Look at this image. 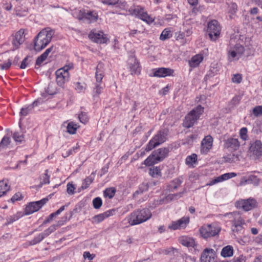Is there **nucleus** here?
<instances>
[{
  "label": "nucleus",
  "mask_w": 262,
  "mask_h": 262,
  "mask_svg": "<svg viewBox=\"0 0 262 262\" xmlns=\"http://www.w3.org/2000/svg\"><path fill=\"white\" fill-rule=\"evenodd\" d=\"M250 150L253 155L259 158L262 155V143L260 141H256L251 146Z\"/></svg>",
  "instance_id": "obj_22"
},
{
  "label": "nucleus",
  "mask_w": 262,
  "mask_h": 262,
  "mask_svg": "<svg viewBox=\"0 0 262 262\" xmlns=\"http://www.w3.org/2000/svg\"><path fill=\"white\" fill-rule=\"evenodd\" d=\"M12 64L11 61L9 60L6 63L2 64L0 63V67L2 70H8Z\"/></svg>",
  "instance_id": "obj_54"
},
{
  "label": "nucleus",
  "mask_w": 262,
  "mask_h": 262,
  "mask_svg": "<svg viewBox=\"0 0 262 262\" xmlns=\"http://www.w3.org/2000/svg\"><path fill=\"white\" fill-rule=\"evenodd\" d=\"M213 142V138L207 135L201 141L200 152L202 155H207L212 148Z\"/></svg>",
  "instance_id": "obj_14"
},
{
  "label": "nucleus",
  "mask_w": 262,
  "mask_h": 262,
  "mask_svg": "<svg viewBox=\"0 0 262 262\" xmlns=\"http://www.w3.org/2000/svg\"><path fill=\"white\" fill-rule=\"evenodd\" d=\"M78 127L79 126H78L76 124L73 122H71L68 124L67 132L70 134H75Z\"/></svg>",
  "instance_id": "obj_38"
},
{
  "label": "nucleus",
  "mask_w": 262,
  "mask_h": 262,
  "mask_svg": "<svg viewBox=\"0 0 262 262\" xmlns=\"http://www.w3.org/2000/svg\"><path fill=\"white\" fill-rule=\"evenodd\" d=\"M221 230V227L216 223L205 224L202 226L199 230L201 237L208 239L218 235Z\"/></svg>",
  "instance_id": "obj_2"
},
{
  "label": "nucleus",
  "mask_w": 262,
  "mask_h": 262,
  "mask_svg": "<svg viewBox=\"0 0 262 262\" xmlns=\"http://www.w3.org/2000/svg\"><path fill=\"white\" fill-rule=\"evenodd\" d=\"M54 34L53 30L47 28L41 30L34 40V49L40 51L51 42Z\"/></svg>",
  "instance_id": "obj_1"
},
{
  "label": "nucleus",
  "mask_w": 262,
  "mask_h": 262,
  "mask_svg": "<svg viewBox=\"0 0 262 262\" xmlns=\"http://www.w3.org/2000/svg\"><path fill=\"white\" fill-rule=\"evenodd\" d=\"M51 195L39 201L29 203L25 209V214L29 215L39 210L51 198Z\"/></svg>",
  "instance_id": "obj_7"
},
{
  "label": "nucleus",
  "mask_w": 262,
  "mask_h": 262,
  "mask_svg": "<svg viewBox=\"0 0 262 262\" xmlns=\"http://www.w3.org/2000/svg\"><path fill=\"white\" fill-rule=\"evenodd\" d=\"M80 121L82 123H85L88 121V118L86 114L81 113L78 116Z\"/></svg>",
  "instance_id": "obj_53"
},
{
  "label": "nucleus",
  "mask_w": 262,
  "mask_h": 262,
  "mask_svg": "<svg viewBox=\"0 0 262 262\" xmlns=\"http://www.w3.org/2000/svg\"><path fill=\"white\" fill-rule=\"evenodd\" d=\"M54 46H52L47 49L43 54H42L37 58L36 61V64L37 66H40L41 63H42L47 58L49 54L54 52Z\"/></svg>",
  "instance_id": "obj_27"
},
{
  "label": "nucleus",
  "mask_w": 262,
  "mask_h": 262,
  "mask_svg": "<svg viewBox=\"0 0 262 262\" xmlns=\"http://www.w3.org/2000/svg\"><path fill=\"white\" fill-rule=\"evenodd\" d=\"M237 6L235 3H231L228 4V13L231 15H234L237 11Z\"/></svg>",
  "instance_id": "obj_42"
},
{
  "label": "nucleus",
  "mask_w": 262,
  "mask_h": 262,
  "mask_svg": "<svg viewBox=\"0 0 262 262\" xmlns=\"http://www.w3.org/2000/svg\"><path fill=\"white\" fill-rule=\"evenodd\" d=\"M167 134L163 131H160L148 142V150L154 148L166 140Z\"/></svg>",
  "instance_id": "obj_12"
},
{
  "label": "nucleus",
  "mask_w": 262,
  "mask_h": 262,
  "mask_svg": "<svg viewBox=\"0 0 262 262\" xmlns=\"http://www.w3.org/2000/svg\"><path fill=\"white\" fill-rule=\"evenodd\" d=\"M226 216L230 219L232 223V230L234 232H238L242 230V225L244 224V221L242 219L239 213L237 212H233L227 213Z\"/></svg>",
  "instance_id": "obj_8"
},
{
  "label": "nucleus",
  "mask_w": 262,
  "mask_h": 262,
  "mask_svg": "<svg viewBox=\"0 0 262 262\" xmlns=\"http://www.w3.org/2000/svg\"><path fill=\"white\" fill-rule=\"evenodd\" d=\"M174 38L177 41H179L182 45L187 43L189 41L188 39L186 38L185 34L183 32L179 31L176 32Z\"/></svg>",
  "instance_id": "obj_29"
},
{
  "label": "nucleus",
  "mask_w": 262,
  "mask_h": 262,
  "mask_svg": "<svg viewBox=\"0 0 262 262\" xmlns=\"http://www.w3.org/2000/svg\"><path fill=\"white\" fill-rule=\"evenodd\" d=\"M172 36L170 30L168 29H165L161 33L160 38L162 40H165L169 38Z\"/></svg>",
  "instance_id": "obj_39"
},
{
  "label": "nucleus",
  "mask_w": 262,
  "mask_h": 262,
  "mask_svg": "<svg viewBox=\"0 0 262 262\" xmlns=\"http://www.w3.org/2000/svg\"><path fill=\"white\" fill-rule=\"evenodd\" d=\"M256 201L252 198L237 201L235 204L236 208H241L246 211L252 210L256 206Z\"/></svg>",
  "instance_id": "obj_11"
},
{
  "label": "nucleus",
  "mask_w": 262,
  "mask_h": 262,
  "mask_svg": "<svg viewBox=\"0 0 262 262\" xmlns=\"http://www.w3.org/2000/svg\"><path fill=\"white\" fill-rule=\"evenodd\" d=\"M24 34L25 30L23 29L19 30L15 33L12 42L14 50L18 49L19 46L24 42Z\"/></svg>",
  "instance_id": "obj_20"
},
{
  "label": "nucleus",
  "mask_w": 262,
  "mask_h": 262,
  "mask_svg": "<svg viewBox=\"0 0 262 262\" xmlns=\"http://www.w3.org/2000/svg\"><path fill=\"white\" fill-rule=\"evenodd\" d=\"M28 59H29V56H27L23 60V61L21 63V65L20 66V69H24L26 68V67L27 66V65L28 64V63H29L28 61Z\"/></svg>",
  "instance_id": "obj_57"
},
{
  "label": "nucleus",
  "mask_w": 262,
  "mask_h": 262,
  "mask_svg": "<svg viewBox=\"0 0 262 262\" xmlns=\"http://www.w3.org/2000/svg\"><path fill=\"white\" fill-rule=\"evenodd\" d=\"M244 47L239 45H230L227 49V58L229 61L238 60L244 55Z\"/></svg>",
  "instance_id": "obj_4"
},
{
  "label": "nucleus",
  "mask_w": 262,
  "mask_h": 262,
  "mask_svg": "<svg viewBox=\"0 0 262 262\" xmlns=\"http://www.w3.org/2000/svg\"><path fill=\"white\" fill-rule=\"evenodd\" d=\"M169 152V148L168 147L154 150L148 156V164H155L162 161L168 156Z\"/></svg>",
  "instance_id": "obj_3"
},
{
  "label": "nucleus",
  "mask_w": 262,
  "mask_h": 262,
  "mask_svg": "<svg viewBox=\"0 0 262 262\" xmlns=\"http://www.w3.org/2000/svg\"><path fill=\"white\" fill-rule=\"evenodd\" d=\"M251 116H254L255 117L262 116V105H258L254 107L253 108L252 114Z\"/></svg>",
  "instance_id": "obj_40"
},
{
  "label": "nucleus",
  "mask_w": 262,
  "mask_h": 262,
  "mask_svg": "<svg viewBox=\"0 0 262 262\" xmlns=\"http://www.w3.org/2000/svg\"><path fill=\"white\" fill-rule=\"evenodd\" d=\"M185 163L189 167H194L197 164V155L192 154L187 156L185 159Z\"/></svg>",
  "instance_id": "obj_28"
},
{
  "label": "nucleus",
  "mask_w": 262,
  "mask_h": 262,
  "mask_svg": "<svg viewBox=\"0 0 262 262\" xmlns=\"http://www.w3.org/2000/svg\"><path fill=\"white\" fill-rule=\"evenodd\" d=\"M104 85L102 83H96L93 89V97H98L101 94Z\"/></svg>",
  "instance_id": "obj_34"
},
{
  "label": "nucleus",
  "mask_w": 262,
  "mask_h": 262,
  "mask_svg": "<svg viewBox=\"0 0 262 262\" xmlns=\"http://www.w3.org/2000/svg\"><path fill=\"white\" fill-rule=\"evenodd\" d=\"M185 260L186 262H189V261L191 262H195L196 261V258L194 257L186 256Z\"/></svg>",
  "instance_id": "obj_64"
},
{
  "label": "nucleus",
  "mask_w": 262,
  "mask_h": 262,
  "mask_svg": "<svg viewBox=\"0 0 262 262\" xmlns=\"http://www.w3.org/2000/svg\"><path fill=\"white\" fill-rule=\"evenodd\" d=\"M245 257L243 255H241L237 257H234L232 259V262H245Z\"/></svg>",
  "instance_id": "obj_58"
},
{
  "label": "nucleus",
  "mask_w": 262,
  "mask_h": 262,
  "mask_svg": "<svg viewBox=\"0 0 262 262\" xmlns=\"http://www.w3.org/2000/svg\"><path fill=\"white\" fill-rule=\"evenodd\" d=\"M239 136L240 139L244 142H246L248 139V129L247 127H243L239 129Z\"/></svg>",
  "instance_id": "obj_36"
},
{
  "label": "nucleus",
  "mask_w": 262,
  "mask_h": 262,
  "mask_svg": "<svg viewBox=\"0 0 262 262\" xmlns=\"http://www.w3.org/2000/svg\"><path fill=\"white\" fill-rule=\"evenodd\" d=\"M68 70V68L64 67L62 68L58 69L56 72V81L59 86L63 85L65 81L68 80L69 78Z\"/></svg>",
  "instance_id": "obj_16"
},
{
  "label": "nucleus",
  "mask_w": 262,
  "mask_h": 262,
  "mask_svg": "<svg viewBox=\"0 0 262 262\" xmlns=\"http://www.w3.org/2000/svg\"><path fill=\"white\" fill-rule=\"evenodd\" d=\"M83 257L84 258H88L89 260H92L95 257V255L91 254L89 252H84Z\"/></svg>",
  "instance_id": "obj_59"
},
{
  "label": "nucleus",
  "mask_w": 262,
  "mask_h": 262,
  "mask_svg": "<svg viewBox=\"0 0 262 262\" xmlns=\"http://www.w3.org/2000/svg\"><path fill=\"white\" fill-rule=\"evenodd\" d=\"M242 76L239 74H234L232 77V81L235 83H239L242 81Z\"/></svg>",
  "instance_id": "obj_49"
},
{
  "label": "nucleus",
  "mask_w": 262,
  "mask_h": 262,
  "mask_svg": "<svg viewBox=\"0 0 262 262\" xmlns=\"http://www.w3.org/2000/svg\"><path fill=\"white\" fill-rule=\"evenodd\" d=\"M174 70L170 68H160L153 70L152 76L165 77L173 76Z\"/></svg>",
  "instance_id": "obj_19"
},
{
  "label": "nucleus",
  "mask_w": 262,
  "mask_h": 262,
  "mask_svg": "<svg viewBox=\"0 0 262 262\" xmlns=\"http://www.w3.org/2000/svg\"><path fill=\"white\" fill-rule=\"evenodd\" d=\"M104 66L102 63H99L96 68L95 78L96 83H102V80L104 77Z\"/></svg>",
  "instance_id": "obj_23"
},
{
  "label": "nucleus",
  "mask_w": 262,
  "mask_h": 262,
  "mask_svg": "<svg viewBox=\"0 0 262 262\" xmlns=\"http://www.w3.org/2000/svg\"><path fill=\"white\" fill-rule=\"evenodd\" d=\"M169 91L168 86H165L160 91V93L163 95H166Z\"/></svg>",
  "instance_id": "obj_63"
},
{
  "label": "nucleus",
  "mask_w": 262,
  "mask_h": 262,
  "mask_svg": "<svg viewBox=\"0 0 262 262\" xmlns=\"http://www.w3.org/2000/svg\"><path fill=\"white\" fill-rule=\"evenodd\" d=\"M116 192V189L114 187L107 188L104 191V195L105 197H108L110 199L112 198Z\"/></svg>",
  "instance_id": "obj_41"
},
{
  "label": "nucleus",
  "mask_w": 262,
  "mask_h": 262,
  "mask_svg": "<svg viewBox=\"0 0 262 262\" xmlns=\"http://www.w3.org/2000/svg\"><path fill=\"white\" fill-rule=\"evenodd\" d=\"M203 112L204 108L201 105L196 106L186 116L183 122V126L187 128L193 126Z\"/></svg>",
  "instance_id": "obj_5"
},
{
  "label": "nucleus",
  "mask_w": 262,
  "mask_h": 262,
  "mask_svg": "<svg viewBox=\"0 0 262 262\" xmlns=\"http://www.w3.org/2000/svg\"><path fill=\"white\" fill-rule=\"evenodd\" d=\"M85 89V87L84 85L81 84L80 82L76 83V90L79 91H81Z\"/></svg>",
  "instance_id": "obj_61"
},
{
  "label": "nucleus",
  "mask_w": 262,
  "mask_h": 262,
  "mask_svg": "<svg viewBox=\"0 0 262 262\" xmlns=\"http://www.w3.org/2000/svg\"><path fill=\"white\" fill-rule=\"evenodd\" d=\"M224 146L227 148H230L233 151H235L239 148L240 143L237 139L229 138L225 141Z\"/></svg>",
  "instance_id": "obj_21"
},
{
  "label": "nucleus",
  "mask_w": 262,
  "mask_h": 262,
  "mask_svg": "<svg viewBox=\"0 0 262 262\" xmlns=\"http://www.w3.org/2000/svg\"><path fill=\"white\" fill-rule=\"evenodd\" d=\"M38 103V100H36L34 101L32 103V104L28 106L27 107L22 108L21 110V112L20 113V115L26 116L28 114L29 111L33 109L34 106H37Z\"/></svg>",
  "instance_id": "obj_35"
},
{
  "label": "nucleus",
  "mask_w": 262,
  "mask_h": 262,
  "mask_svg": "<svg viewBox=\"0 0 262 262\" xmlns=\"http://www.w3.org/2000/svg\"><path fill=\"white\" fill-rule=\"evenodd\" d=\"M221 27L215 20L210 21L208 24L207 32L212 40H216L220 36Z\"/></svg>",
  "instance_id": "obj_10"
},
{
  "label": "nucleus",
  "mask_w": 262,
  "mask_h": 262,
  "mask_svg": "<svg viewBox=\"0 0 262 262\" xmlns=\"http://www.w3.org/2000/svg\"><path fill=\"white\" fill-rule=\"evenodd\" d=\"M83 18L88 19L90 20V23L96 21L98 19V15L96 13L90 12L87 13H84L83 14L82 16L79 17V19L81 20Z\"/></svg>",
  "instance_id": "obj_31"
},
{
  "label": "nucleus",
  "mask_w": 262,
  "mask_h": 262,
  "mask_svg": "<svg viewBox=\"0 0 262 262\" xmlns=\"http://www.w3.org/2000/svg\"><path fill=\"white\" fill-rule=\"evenodd\" d=\"M102 200L99 197H97L93 200V205L95 209H99L102 206Z\"/></svg>",
  "instance_id": "obj_45"
},
{
  "label": "nucleus",
  "mask_w": 262,
  "mask_h": 262,
  "mask_svg": "<svg viewBox=\"0 0 262 262\" xmlns=\"http://www.w3.org/2000/svg\"><path fill=\"white\" fill-rule=\"evenodd\" d=\"M257 174H255V173H251L246 176L244 178L245 180H254L255 179H260V178H259V173H257Z\"/></svg>",
  "instance_id": "obj_51"
},
{
  "label": "nucleus",
  "mask_w": 262,
  "mask_h": 262,
  "mask_svg": "<svg viewBox=\"0 0 262 262\" xmlns=\"http://www.w3.org/2000/svg\"><path fill=\"white\" fill-rule=\"evenodd\" d=\"M189 216H184L177 221L172 222L168 228L172 230L185 229L189 224Z\"/></svg>",
  "instance_id": "obj_13"
},
{
  "label": "nucleus",
  "mask_w": 262,
  "mask_h": 262,
  "mask_svg": "<svg viewBox=\"0 0 262 262\" xmlns=\"http://www.w3.org/2000/svg\"><path fill=\"white\" fill-rule=\"evenodd\" d=\"M23 198L24 196H23L22 194L20 192H18L12 196L9 201L14 203L16 201H20L23 199Z\"/></svg>",
  "instance_id": "obj_46"
},
{
  "label": "nucleus",
  "mask_w": 262,
  "mask_h": 262,
  "mask_svg": "<svg viewBox=\"0 0 262 262\" xmlns=\"http://www.w3.org/2000/svg\"><path fill=\"white\" fill-rule=\"evenodd\" d=\"M161 173V169L158 167H153L149 169V174L153 178H157V176L160 175Z\"/></svg>",
  "instance_id": "obj_43"
},
{
  "label": "nucleus",
  "mask_w": 262,
  "mask_h": 262,
  "mask_svg": "<svg viewBox=\"0 0 262 262\" xmlns=\"http://www.w3.org/2000/svg\"><path fill=\"white\" fill-rule=\"evenodd\" d=\"M65 209V206H61L59 209H58L54 213H52L53 215L55 217L57 215L59 214L61 212H62Z\"/></svg>",
  "instance_id": "obj_60"
},
{
  "label": "nucleus",
  "mask_w": 262,
  "mask_h": 262,
  "mask_svg": "<svg viewBox=\"0 0 262 262\" xmlns=\"http://www.w3.org/2000/svg\"><path fill=\"white\" fill-rule=\"evenodd\" d=\"M179 241L182 245L187 247L195 254L200 250L198 244L193 237L188 236H182L179 237Z\"/></svg>",
  "instance_id": "obj_9"
},
{
  "label": "nucleus",
  "mask_w": 262,
  "mask_h": 262,
  "mask_svg": "<svg viewBox=\"0 0 262 262\" xmlns=\"http://www.w3.org/2000/svg\"><path fill=\"white\" fill-rule=\"evenodd\" d=\"M43 238L44 237L41 233L39 234H38L36 237H35L33 239H32L30 242V244L31 245H35L41 242Z\"/></svg>",
  "instance_id": "obj_50"
},
{
  "label": "nucleus",
  "mask_w": 262,
  "mask_h": 262,
  "mask_svg": "<svg viewBox=\"0 0 262 262\" xmlns=\"http://www.w3.org/2000/svg\"><path fill=\"white\" fill-rule=\"evenodd\" d=\"M10 143V138L4 137L0 143V149L7 147Z\"/></svg>",
  "instance_id": "obj_47"
},
{
  "label": "nucleus",
  "mask_w": 262,
  "mask_h": 262,
  "mask_svg": "<svg viewBox=\"0 0 262 262\" xmlns=\"http://www.w3.org/2000/svg\"><path fill=\"white\" fill-rule=\"evenodd\" d=\"M236 176V173L235 172H229L224 173L214 180H228V179H231Z\"/></svg>",
  "instance_id": "obj_37"
},
{
  "label": "nucleus",
  "mask_w": 262,
  "mask_h": 262,
  "mask_svg": "<svg viewBox=\"0 0 262 262\" xmlns=\"http://www.w3.org/2000/svg\"><path fill=\"white\" fill-rule=\"evenodd\" d=\"M201 262H216V253L213 249L206 248L202 252Z\"/></svg>",
  "instance_id": "obj_17"
},
{
  "label": "nucleus",
  "mask_w": 262,
  "mask_h": 262,
  "mask_svg": "<svg viewBox=\"0 0 262 262\" xmlns=\"http://www.w3.org/2000/svg\"><path fill=\"white\" fill-rule=\"evenodd\" d=\"M233 254V248L230 245L224 247L221 252V255L223 257H231Z\"/></svg>",
  "instance_id": "obj_30"
},
{
  "label": "nucleus",
  "mask_w": 262,
  "mask_h": 262,
  "mask_svg": "<svg viewBox=\"0 0 262 262\" xmlns=\"http://www.w3.org/2000/svg\"><path fill=\"white\" fill-rule=\"evenodd\" d=\"M10 188V185L6 181H0V198L5 195Z\"/></svg>",
  "instance_id": "obj_33"
},
{
  "label": "nucleus",
  "mask_w": 262,
  "mask_h": 262,
  "mask_svg": "<svg viewBox=\"0 0 262 262\" xmlns=\"http://www.w3.org/2000/svg\"><path fill=\"white\" fill-rule=\"evenodd\" d=\"M103 4L110 5H114L118 3V0H102Z\"/></svg>",
  "instance_id": "obj_56"
},
{
  "label": "nucleus",
  "mask_w": 262,
  "mask_h": 262,
  "mask_svg": "<svg viewBox=\"0 0 262 262\" xmlns=\"http://www.w3.org/2000/svg\"><path fill=\"white\" fill-rule=\"evenodd\" d=\"M89 37L91 40L97 43H105L108 40L106 35L101 31L96 32L92 30L89 33Z\"/></svg>",
  "instance_id": "obj_15"
},
{
  "label": "nucleus",
  "mask_w": 262,
  "mask_h": 262,
  "mask_svg": "<svg viewBox=\"0 0 262 262\" xmlns=\"http://www.w3.org/2000/svg\"><path fill=\"white\" fill-rule=\"evenodd\" d=\"M204 58L202 54H196L193 56L189 61V65L192 68H195L199 66Z\"/></svg>",
  "instance_id": "obj_26"
},
{
  "label": "nucleus",
  "mask_w": 262,
  "mask_h": 262,
  "mask_svg": "<svg viewBox=\"0 0 262 262\" xmlns=\"http://www.w3.org/2000/svg\"><path fill=\"white\" fill-rule=\"evenodd\" d=\"M146 210L143 209L132 213L126 220L130 226H134L145 222L147 220Z\"/></svg>",
  "instance_id": "obj_6"
},
{
  "label": "nucleus",
  "mask_w": 262,
  "mask_h": 262,
  "mask_svg": "<svg viewBox=\"0 0 262 262\" xmlns=\"http://www.w3.org/2000/svg\"><path fill=\"white\" fill-rule=\"evenodd\" d=\"M113 210H108L103 213H101L94 216L92 219L93 223L98 224L102 222L105 219L113 215Z\"/></svg>",
  "instance_id": "obj_24"
},
{
  "label": "nucleus",
  "mask_w": 262,
  "mask_h": 262,
  "mask_svg": "<svg viewBox=\"0 0 262 262\" xmlns=\"http://www.w3.org/2000/svg\"><path fill=\"white\" fill-rule=\"evenodd\" d=\"M57 226L53 225L51 226L47 230H45L43 232L41 233L44 238L49 235L51 233L53 232L56 229Z\"/></svg>",
  "instance_id": "obj_44"
},
{
  "label": "nucleus",
  "mask_w": 262,
  "mask_h": 262,
  "mask_svg": "<svg viewBox=\"0 0 262 262\" xmlns=\"http://www.w3.org/2000/svg\"><path fill=\"white\" fill-rule=\"evenodd\" d=\"M177 187V185L174 183V181H172L171 184L169 186H168V190L169 191H172Z\"/></svg>",
  "instance_id": "obj_62"
},
{
  "label": "nucleus",
  "mask_w": 262,
  "mask_h": 262,
  "mask_svg": "<svg viewBox=\"0 0 262 262\" xmlns=\"http://www.w3.org/2000/svg\"><path fill=\"white\" fill-rule=\"evenodd\" d=\"M67 191L69 194L72 195L75 193V190L76 188L75 185L72 183H68L67 185Z\"/></svg>",
  "instance_id": "obj_48"
},
{
  "label": "nucleus",
  "mask_w": 262,
  "mask_h": 262,
  "mask_svg": "<svg viewBox=\"0 0 262 262\" xmlns=\"http://www.w3.org/2000/svg\"><path fill=\"white\" fill-rule=\"evenodd\" d=\"M13 138L16 142H21L23 141L24 137L23 135H20L18 133L16 132L13 134Z\"/></svg>",
  "instance_id": "obj_52"
},
{
  "label": "nucleus",
  "mask_w": 262,
  "mask_h": 262,
  "mask_svg": "<svg viewBox=\"0 0 262 262\" xmlns=\"http://www.w3.org/2000/svg\"><path fill=\"white\" fill-rule=\"evenodd\" d=\"M181 197L180 193L178 194H169L166 196L164 198L160 201V204L168 203L172 200H177Z\"/></svg>",
  "instance_id": "obj_32"
},
{
  "label": "nucleus",
  "mask_w": 262,
  "mask_h": 262,
  "mask_svg": "<svg viewBox=\"0 0 262 262\" xmlns=\"http://www.w3.org/2000/svg\"><path fill=\"white\" fill-rule=\"evenodd\" d=\"M20 214H17L14 215L13 216H11L9 219L8 223H13V222L18 220V219L20 217Z\"/></svg>",
  "instance_id": "obj_55"
},
{
  "label": "nucleus",
  "mask_w": 262,
  "mask_h": 262,
  "mask_svg": "<svg viewBox=\"0 0 262 262\" xmlns=\"http://www.w3.org/2000/svg\"><path fill=\"white\" fill-rule=\"evenodd\" d=\"M130 69L132 75H138L140 74L141 69L139 62L134 57L130 59Z\"/></svg>",
  "instance_id": "obj_25"
},
{
  "label": "nucleus",
  "mask_w": 262,
  "mask_h": 262,
  "mask_svg": "<svg viewBox=\"0 0 262 262\" xmlns=\"http://www.w3.org/2000/svg\"><path fill=\"white\" fill-rule=\"evenodd\" d=\"M128 12L130 15L138 17L141 19L147 22L146 12H145L144 9L140 6H137L131 7L129 9Z\"/></svg>",
  "instance_id": "obj_18"
}]
</instances>
